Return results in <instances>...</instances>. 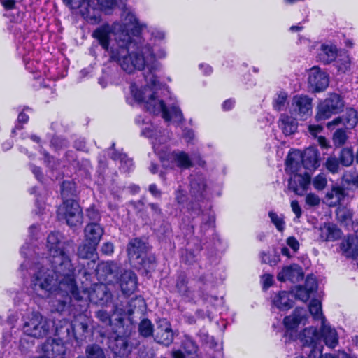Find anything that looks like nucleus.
Here are the masks:
<instances>
[{
  "label": "nucleus",
  "mask_w": 358,
  "mask_h": 358,
  "mask_svg": "<svg viewBox=\"0 0 358 358\" xmlns=\"http://www.w3.org/2000/svg\"><path fill=\"white\" fill-rule=\"evenodd\" d=\"M59 220H64L70 227L81 224L83 222L82 210L78 203L72 199H67L57 209Z\"/></svg>",
  "instance_id": "nucleus-5"
},
{
  "label": "nucleus",
  "mask_w": 358,
  "mask_h": 358,
  "mask_svg": "<svg viewBox=\"0 0 358 358\" xmlns=\"http://www.w3.org/2000/svg\"><path fill=\"white\" fill-rule=\"evenodd\" d=\"M350 66V59L347 54L340 55L338 60L336 62V66L338 71L345 73Z\"/></svg>",
  "instance_id": "nucleus-46"
},
{
  "label": "nucleus",
  "mask_w": 358,
  "mask_h": 358,
  "mask_svg": "<svg viewBox=\"0 0 358 358\" xmlns=\"http://www.w3.org/2000/svg\"><path fill=\"white\" fill-rule=\"evenodd\" d=\"M96 247V245H93L90 241L84 240V242L78 248V256L82 259H90L94 256Z\"/></svg>",
  "instance_id": "nucleus-40"
},
{
  "label": "nucleus",
  "mask_w": 358,
  "mask_h": 358,
  "mask_svg": "<svg viewBox=\"0 0 358 358\" xmlns=\"http://www.w3.org/2000/svg\"><path fill=\"white\" fill-rule=\"evenodd\" d=\"M29 117L24 112H21L17 117V123L15 126V127L12 130L13 134H15L17 130H20L22 129V124H25L28 122Z\"/></svg>",
  "instance_id": "nucleus-54"
},
{
  "label": "nucleus",
  "mask_w": 358,
  "mask_h": 358,
  "mask_svg": "<svg viewBox=\"0 0 358 358\" xmlns=\"http://www.w3.org/2000/svg\"><path fill=\"white\" fill-rule=\"evenodd\" d=\"M301 162L306 169L315 170L319 167V153L317 149L314 147L306 148L301 152Z\"/></svg>",
  "instance_id": "nucleus-21"
},
{
  "label": "nucleus",
  "mask_w": 358,
  "mask_h": 358,
  "mask_svg": "<svg viewBox=\"0 0 358 358\" xmlns=\"http://www.w3.org/2000/svg\"><path fill=\"white\" fill-rule=\"evenodd\" d=\"M176 289L185 300L190 301L196 299L194 291L187 286V282L185 278L180 277L178 279Z\"/></svg>",
  "instance_id": "nucleus-34"
},
{
  "label": "nucleus",
  "mask_w": 358,
  "mask_h": 358,
  "mask_svg": "<svg viewBox=\"0 0 358 358\" xmlns=\"http://www.w3.org/2000/svg\"><path fill=\"white\" fill-rule=\"evenodd\" d=\"M262 280L263 284V288L264 289H267L272 285L273 275L270 274H264L262 276Z\"/></svg>",
  "instance_id": "nucleus-61"
},
{
  "label": "nucleus",
  "mask_w": 358,
  "mask_h": 358,
  "mask_svg": "<svg viewBox=\"0 0 358 358\" xmlns=\"http://www.w3.org/2000/svg\"><path fill=\"white\" fill-rule=\"evenodd\" d=\"M21 5H17L13 6V8H10L5 9V13L3 15L9 19L10 22L19 23L20 22L24 17V10L25 7L22 6V9L20 8Z\"/></svg>",
  "instance_id": "nucleus-38"
},
{
  "label": "nucleus",
  "mask_w": 358,
  "mask_h": 358,
  "mask_svg": "<svg viewBox=\"0 0 358 358\" xmlns=\"http://www.w3.org/2000/svg\"><path fill=\"white\" fill-rule=\"evenodd\" d=\"M206 180L203 175L194 174L190 176V192L192 196L201 195L206 188Z\"/></svg>",
  "instance_id": "nucleus-30"
},
{
  "label": "nucleus",
  "mask_w": 358,
  "mask_h": 358,
  "mask_svg": "<svg viewBox=\"0 0 358 358\" xmlns=\"http://www.w3.org/2000/svg\"><path fill=\"white\" fill-rule=\"evenodd\" d=\"M287 94L285 92H279L273 101V106L275 110H283L286 107Z\"/></svg>",
  "instance_id": "nucleus-45"
},
{
  "label": "nucleus",
  "mask_w": 358,
  "mask_h": 358,
  "mask_svg": "<svg viewBox=\"0 0 358 358\" xmlns=\"http://www.w3.org/2000/svg\"><path fill=\"white\" fill-rule=\"evenodd\" d=\"M101 251L106 255H111L114 251L113 244L110 242H106L101 246Z\"/></svg>",
  "instance_id": "nucleus-63"
},
{
  "label": "nucleus",
  "mask_w": 358,
  "mask_h": 358,
  "mask_svg": "<svg viewBox=\"0 0 358 358\" xmlns=\"http://www.w3.org/2000/svg\"><path fill=\"white\" fill-rule=\"evenodd\" d=\"M343 108L344 102L341 96L335 93L331 94L319 103L316 119L318 121L329 119L333 115L341 112Z\"/></svg>",
  "instance_id": "nucleus-6"
},
{
  "label": "nucleus",
  "mask_w": 358,
  "mask_h": 358,
  "mask_svg": "<svg viewBox=\"0 0 358 358\" xmlns=\"http://www.w3.org/2000/svg\"><path fill=\"white\" fill-rule=\"evenodd\" d=\"M147 250L146 244L140 238L131 239L127 245V255L131 264L145 255Z\"/></svg>",
  "instance_id": "nucleus-19"
},
{
  "label": "nucleus",
  "mask_w": 358,
  "mask_h": 358,
  "mask_svg": "<svg viewBox=\"0 0 358 358\" xmlns=\"http://www.w3.org/2000/svg\"><path fill=\"white\" fill-rule=\"evenodd\" d=\"M308 83L310 88L315 92L325 90L329 83L328 74L317 66L309 70Z\"/></svg>",
  "instance_id": "nucleus-8"
},
{
  "label": "nucleus",
  "mask_w": 358,
  "mask_h": 358,
  "mask_svg": "<svg viewBox=\"0 0 358 358\" xmlns=\"http://www.w3.org/2000/svg\"><path fill=\"white\" fill-rule=\"evenodd\" d=\"M136 268L143 269L146 273L153 270L155 265V257L153 255H143L136 262L131 263Z\"/></svg>",
  "instance_id": "nucleus-37"
},
{
  "label": "nucleus",
  "mask_w": 358,
  "mask_h": 358,
  "mask_svg": "<svg viewBox=\"0 0 358 358\" xmlns=\"http://www.w3.org/2000/svg\"><path fill=\"white\" fill-rule=\"evenodd\" d=\"M127 343L124 338L117 337L114 343H111L110 348L115 355L117 356H124L127 352Z\"/></svg>",
  "instance_id": "nucleus-41"
},
{
  "label": "nucleus",
  "mask_w": 358,
  "mask_h": 358,
  "mask_svg": "<svg viewBox=\"0 0 358 358\" xmlns=\"http://www.w3.org/2000/svg\"><path fill=\"white\" fill-rule=\"evenodd\" d=\"M77 358H106V352L99 345L89 344L85 348V355Z\"/></svg>",
  "instance_id": "nucleus-36"
},
{
  "label": "nucleus",
  "mask_w": 358,
  "mask_h": 358,
  "mask_svg": "<svg viewBox=\"0 0 358 358\" xmlns=\"http://www.w3.org/2000/svg\"><path fill=\"white\" fill-rule=\"evenodd\" d=\"M111 158L115 161H120V169L124 172H129L134 168L132 159L128 158L127 155L124 153L113 151L111 154Z\"/></svg>",
  "instance_id": "nucleus-39"
},
{
  "label": "nucleus",
  "mask_w": 358,
  "mask_h": 358,
  "mask_svg": "<svg viewBox=\"0 0 358 358\" xmlns=\"http://www.w3.org/2000/svg\"><path fill=\"white\" fill-rule=\"evenodd\" d=\"M301 340L303 345L312 346L314 348L320 340V334L315 327L306 328L303 330Z\"/></svg>",
  "instance_id": "nucleus-35"
},
{
  "label": "nucleus",
  "mask_w": 358,
  "mask_h": 358,
  "mask_svg": "<svg viewBox=\"0 0 358 358\" xmlns=\"http://www.w3.org/2000/svg\"><path fill=\"white\" fill-rule=\"evenodd\" d=\"M80 8L82 16L90 23L96 24L100 21L99 11L90 6L89 1L83 0L80 4Z\"/></svg>",
  "instance_id": "nucleus-28"
},
{
  "label": "nucleus",
  "mask_w": 358,
  "mask_h": 358,
  "mask_svg": "<svg viewBox=\"0 0 358 358\" xmlns=\"http://www.w3.org/2000/svg\"><path fill=\"white\" fill-rule=\"evenodd\" d=\"M302 277L303 275L301 272V269L296 265L283 267L277 275L278 280L281 282H285L287 280L295 282L302 278Z\"/></svg>",
  "instance_id": "nucleus-24"
},
{
  "label": "nucleus",
  "mask_w": 358,
  "mask_h": 358,
  "mask_svg": "<svg viewBox=\"0 0 358 358\" xmlns=\"http://www.w3.org/2000/svg\"><path fill=\"white\" fill-rule=\"evenodd\" d=\"M310 185V176L308 173L294 174L289 180V188L298 195L302 196Z\"/></svg>",
  "instance_id": "nucleus-14"
},
{
  "label": "nucleus",
  "mask_w": 358,
  "mask_h": 358,
  "mask_svg": "<svg viewBox=\"0 0 358 358\" xmlns=\"http://www.w3.org/2000/svg\"><path fill=\"white\" fill-rule=\"evenodd\" d=\"M338 55L336 45L332 44H322L318 49L317 58L320 62L327 64L334 62Z\"/></svg>",
  "instance_id": "nucleus-22"
},
{
  "label": "nucleus",
  "mask_w": 358,
  "mask_h": 358,
  "mask_svg": "<svg viewBox=\"0 0 358 358\" xmlns=\"http://www.w3.org/2000/svg\"><path fill=\"white\" fill-rule=\"evenodd\" d=\"M22 0H0L4 9L13 8V6L21 5Z\"/></svg>",
  "instance_id": "nucleus-59"
},
{
  "label": "nucleus",
  "mask_w": 358,
  "mask_h": 358,
  "mask_svg": "<svg viewBox=\"0 0 358 358\" xmlns=\"http://www.w3.org/2000/svg\"><path fill=\"white\" fill-rule=\"evenodd\" d=\"M90 302L99 305L106 306L110 302L112 294L107 287L103 284L95 285L87 293Z\"/></svg>",
  "instance_id": "nucleus-11"
},
{
  "label": "nucleus",
  "mask_w": 358,
  "mask_h": 358,
  "mask_svg": "<svg viewBox=\"0 0 358 358\" xmlns=\"http://www.w3.org/2000/svg\"><path fill=\"white\" fill-rule=\"evenodd\" d=\"M66 243L62 241L59 233H51L47 238V248L49 252L48 262L51 270L38 264L34 266L31 287L36 295L46 298L52 294L64 291L66 295L52 301V308L60 313H67L76 319H82L81 306L75 302L82 300L83 296L75 281V268L66 251Z\"/></svg>",
  "instance_id": "nucleus-2"
},
{
  "label": "nucleus",
  "mask_w": 358,
  "mask_h": 358,
  "mask_svg": "<svg viewBox=\"0 0 358 358\" xmlns=\"http://www.w3.org/2000/svg\"><path fill=\"white\" fill-rule=\"evenodd\" d=\"M345 197V192L342 187L334 186L327 192L325 199L329 206H336L341 202Z\"/></svg>",
  "instance_id": "nucleus-32"
},
{
  "label": "nucleus",
  "mask_w": 358,
  "mask_h": 358,
  "mask_svg": "<svg viewBox=\"0 0 358 358\" xmlns=\"http://www.w3.org/2000/svg\"><path fill=\"white\" fill-rule=\"evenodd\" d=\"M87 216L92 221L91 222L97 223L101 219L99 211L94 207H90L87 210Z\"/></svg>",
  "instance_id": "nucleus-56"
},
{
  "label": "nucleus",
  "mask_w": 358,
  "mask_h": 358,
  "mask_svg": "<svg viewBox=\"0 0 358 358\" xmlns=\"http://www.w3.org/2000/svg\"><path fill=\"white\" fill-rule=\"evenodd\" d=\"M96 273L107 283L117 282L122 270L120 264L113 261L102 262L97 265Z\"/></svg>",
  "instance_id": "nucleus-7"
},
{
  "label": "nucleus",
  "mask_w": 358,
  "mask_h": 358,
  "mask_svg": "<svg viewBox=\"0 0 358 358\" xmlns=\"http://www.w3.org/2000/svg\"><path fill=\"white\" fill-rule=\"evenodd\" d=\"M306 203L310 206H318L320 203V199L315 194L310 193L306 195Z\"/></svg>",
  "instance_id": "nucleus-57"
},
{
  "label": "nucleus",
  "mask_w": 358,
  "mask_h": 358,
  "mask_svg": "<svg viewBox=\"0 0 358 358\" xmlns=\"http://www.w3.org/2000/svg\"><path fill=\"white\" fill-rule=\"evenodd\" d=\"M18 44L17 46V51L18 54L23 58L24 62L31 59V55H34V44L32 41V38L29 36L23 37L22 40L18 39Z\"/></svg>",
  "instance_id": "nucleus-26"
},
{
  "label": "nucleus",
  "mask_w": 358,
  "mask_h": 358,
  "mask_svg": "<svg viewBox=\"0 0 358 358\" xmlns=\"http://www.w3.org/2000/svg\"><path fill=\"white\" fill-rule=\"evenodd\" d=\"M303 287L310 294L315 292L317 289V282L315 278L312 275H308L306 279L305 285Z\"/></svg>",
  "instance_id": "nucleus-53"
},
{
  "label": "nucleus",
  "mask_w": 358,
  "mask_h": 358,
  "mask_svg": "<svg viewBox=\"0 0 358 358\" xmlns=\"http://www.w3.org/2000/svg\"><path fill=\"white\" fill-rule=\"evenodd\" d=\"M348 136L345 131L341 129H337L333 135V143L336 147L343 146L347 141Z\"/></svg>",
  "instance_id": "nucleus-48"
},
{
  "label": "nucleus",
  "mask_w": 358,
  "mask_h": 358,
  "mask_svg": "<svg viewBox=\"0 0 358 358\" xmlns=\"http://www.w3.org/2000/svg\"><path fill=\"white\" fill-rule=\"evenodd\" d=\"M88 325L84 321H80L78 324L76 320L69 322L66 320L59 321L56 324L55 332L57 336L62 337H75L76 332L80 330L82 333L87 330Z\"/></svg>",
  "instance_id": "nucleus-10"
},
{
  "label": "nucleus",
  "mask_w": 358,
  "mask_h": 358,
  "mask_svg": "<svg viewBox=\"0 0 358 358\" xmlns=\"http://www.w3.org/2000/svg\"><path fill=\"white\" fill-rule=\"evenodd\" d=\"M268 216L271 218L272 223L275 226L279 231H282L285 229V222L281 216L278 215L274 212H269Z\"/></svg>",
  "instance_id": "nucleus-49"
},
{
  "label": "nucleus",
  "mask_w": 358,
  "mask_h": 358,
  "mask_svg": "<svg viewBox=\"0 0 358 358\" xmlns=\"http://www.w3.org/2000/svg\"><path fill=\"white\" fill-rule=\"evenodd\" d=\"M339 159L343 166H350L354 159L352 150L350 148H343L341 152Z\"/></svg>",
  "instance_id": "nucleus-47"
},
{
  "label": "nucleus",
  "mask_w": 358,
  "mask_h": 358,
  "mask_svg": "<svg viewBox=\"0 0 358 358\" xmlns=\"http://www.w3.org/2000/svg\"><path fill=\"white\" fill-rule=\"evenodd\" d=\"M291 207L292 211L296 215V217L299 218L301 215V209L297 201H292L291 202Z\"/></svg>",
  "instance_id": "nucleus-64"
},
{
  "label": "nucleus",
  "mask_w": 358,
  "mask_h": 358,
  "mask_svg": "<svg viewBox=\"0 0 358 358\" xmlns=\"http://www.w3.org/2000/svg\"><path fill=\"white\" fill-rule=\"evenodd\" d=\"M45 358H64L66 347L61 340L48 339L42 346Z\"/></svg>",
  "instance_id": "nucleus-13"
},
{
  "label": "nucleus",
  "mask_w": 358,
  "mask_h": 358,
  "mask_svg": "<svg viewBox=\"0 0 358 358\" xmlns=\"http://www.w3.org/2000/svg\"><path fill=\"white\" fill-rule=\"evenodd\" d=\"M117 282H119L121 290L124 294L130 295L137 289V276L131 270H124L123 273L121 272Z\"/></svg>",
  "instance_id": "nucleus-15"
},
{
  "label": "nucleus",
  "mask_w": 358,
  "mask_h": 358,
  "mask_svg": "<svg viewBox=\"0 0 358 358\" xmlns=\"http://www.w3.org/2000/svg\"><path fill=\"white\" fill-rule=\"evenodd\" d=\"M155 340L164 345H170L173 340L171 324L166 319L159 320L154 332Z\"/></svg>",
  "instance_id": "nucleus-12"
},
{
  "label": "nucleus",
  "mask_w": 358,
  "mask_h": 358,
  "mask_svg": "<svg viewBox=\"0 0 358 358\" xmlns=\"http://www.w3.org/2000/svg\"><path fill=\"white\" fill-rule=\"evenodd\" d=\"M145 27L133 11L126 8L119 22L99 27L94 31L92 36L125 72L131 73L147 69L144 74V85L136 82L131 84V94L136 101L143 103L150 113H161L166 122L171 120L181 122L182 113L178 106L173 103L168 108L159 96L162 86L157 73L161 65L157 59L166 57V52L163 48L151 46L138 36Z\"/></svg>",
  "instance_id": "nucleus-1"
},
{
  "label": "nucleus",
  "mask_w": 358,
  "mask_h": 358,
  "mask_svg": "<svg viewBox=\"0 0 358 358\" xmlns=\"http://www.w3.org/2000/svg\"><path fill=\"white\" fill-rule=\"evenodd\" d=\"M327 180L326 176L320 173L315 176L313 180V185L315 189L322 190L327 186Z\"/></svg>",
  "instance_id": "nucleus-50"
},
{
  "label": "nucleus",
  "mask_w": 358,
  "mask_h": 358,
  "mask_svg": "<svg viewBox=\"0 0 358 358\" xmlns=\"http://www.w3.org/2000/svg\"><path fill=\"white\" fill-rule=\"evenodd\" d=\"M301 165V152L299 150L289 152L286 160V172L291 176L299 174Z\"/></svg>",
  "instance_id": "nucleus-23"
},
{
  "label": "nucleus",
  "mask_w": 358,
  "mask_h": 358,
  "mask_svg": "<svg viewBox=\"0 0 358 358\" xmlns=\"http://www.w3.org/2000/svg\"><path fill=\"white\" fill-rule=\"evenodd\" d=\"M358 123L357 112L353 108H348L342 117H336L327 124L328 129L343 124L347 129L354 128Z\"/></svg>",
  "instance_id": "nucleus-17"
},
{
  "label": "nucleus",
  "mask_w": 358,
  "mask_h": 358,
  "mask_svg": "<svg viewBox=\"0 0 358 358\" xmlns=\"http://www.w3.org/2000/svg\"><path fill=\"white\" fill-rule=\"evenodd\" d=\"M182 347L187 356L193 357L196 355L198 346L191 338L185 336L182 341Z\"/></svg>",
  "instance_id": "nucleus-43"
},
{
  "label": "nucleus",
  "mask_w": 358,
  "mask_h": 358,
  "mask_svg": "<svg viewBox=\"0 0 358 358\" xmlns=\"http://www.w3.org/2000/svg\"><path fill=\"white\" fill-rule=\"evenodd\" d=\"M96 317L102 322V323L106 326H109L111 324V319L109 314L103 310H100L96 313Z\"/></svg>",
  "instance_id": "nucleus-55"
},
{
  "label": "nucleus",
  "mask_w": 358,
  "mask_h": 358,
  "mask_svg": "<svg viewBox=\"0 0 358 358\" xmlns=\"http://www.w3.org/2000/svg\"><path fill=\"white\" fill-rule=\"evenodd\" d=\"M138 331L140 334L144 337L152 336L155 332L152 324L148 319H144L140 322Z\"/></svg>",
  "instance_id": "nucleus-44"
},
{
  "label": "nucleus",
  "mask_w": 358,
  "mask_h": 358,
  "mask_svg": "<svg viewBox=\"0 0 358 358\" xmlns=\"http://www.w3.org/2000/svg\"><path fill=\"white\" fill-rule=\"evenodd\" d=\"M273 307L282 311L290 309L293 306L292 295L286 292L282 291L276 294L272 300Z\"/></svg>",
  "instance_id": "nucleus-25"
},
{
  "label": "nucleus",
  "mask_w": 358,
  "mask_h": 358,
  "mask_svg": "<svg viewBox=\"0 0 358 358\" xmlns=\"http://www.w3.org/2000/svg\"><path fill=\"white\" fill-rule=\"evenodd\" d=\"M176 200L179 204L185 203L187 200V195L185 191L180 188L176 192Z\"/></svg>",
  "instance_id": "nucleus-58"
},
{
  "label": "nucleus",
  "mask_w": 358,
  "mask_h": 358,
  "mask_svg": "<svg viewBox=\"0 0 358 358\" xmlns=\"http://www.w3.org/2000/svg\"><path fill=\"white\" fill-rule=\"evenodd\" d=\"M141 134L152 139L155 154L159 157L163 167L166 169L179 168L187 169L192 166V162L187 153L178 150H171L167 142L170 136L153 126L144 128Z\"/></svg>",
  "instance_id": "nucleus-3"
},
{
  "label": "nucleus",
  "mask_w": 358,
  "mask_h": 358,
  "mask_svg": "<svg viewBox=\"0 0 358 358\" xmlns=\"http://www.w3.org/2000/svg\"><path fill=\"white\" fill-rule=\"evenodd\" d=\"M294 292L296 298L302 301H308L310 296L309 292L303 286L296 287Z\"/></svg>",
  "instance_id": "nucleus-51"
},
{
  "label": "nucleus",
  "mask_w": 358,
  "mask_h": 358,
  "mask_svg": "<svg viewBox=\"0 0 358 358\" xmlns=\"http://www.w3.org/2000/svg\"><path fill=\"white\" fill-rule=\"evenodd\" d=\"M96 1L101 9L112 8L116 3V0H96Z\"/></svg>",
  "instance_id": "nucleus-60"
},
{
  "label": "nucleus",
  "mask_w": 358,
  "mask_h": 358,
  "mask_svg": "<svg viewBox=\"0 0 358 358\" xmlns=\"http://www.w3.org/2000/svg\"><path fill=\"white\" fill-rule=\"evenodd\" d=\"M325 166L331 173H337L339 169V162L336 157H329L325 162Z\"/></svg>",
  "instance_id": "nucleus-52"
},
{
  "label": "nucleus",
  "mask_w": 358,
  "mask_h": 358,
  "mask_svg": "<svg viewBox=\"0 0 358 358\" xmlns=\"http://www.w3.org/2000/svg\"><path fill=\"white\" fill-rule=\"evenodd\" d=\"M278 125L285 135H291L296 131L298 123L294 117L282 114L278 121Z\"/></svg>",
  "instance_id": "nucleus-29"
},
{
  "label": "nucleus",
  "mask_w": 358,
  "mask_h": 358,
  "mask_svg": "<svg viewBox=\"0 0 358 358\" xmlns=\"http://www.w3.org/2000/svg\"><path fill=\"white\" fill-rule=\"evenodd\" d=\"M22 329L25 334L41 338L46 336L50 331L52 322L44 317L38 312H31L23 317Z\"/></svg>",
  "instance_id": "nucleus-4"
},
{
  "label": "nucleus",
  "mask_w": 358,
  "mask_h": 358,
  "mask_svg": "<svg viewBox=\"0 0 358 358\" xmlns=\"http://www.w3.org/2000/svg\"><path fill=\"white\" fill-rule=\"evenodd\" d=\"M309 312L312 315L314 320H321V322H324V317L322 312V303L318 299H313L309 305Z\"/></svg>",
  "instance_id": "nucleus-42"
},
{
  "label": "nucleus",
  "mask_w": 358,
  "mask_h": 358,
  "mask_svg": "<svg viewBox=\"0 0 358 358\" xmlns=\"http://www.w3.org/2000/svg\"><path fill=\"white\" fill-rule=\"evenodd\" d=\"M103 233L104 229L99 224L90 222L84 229L85 240L98 245Z\"/></svg>",
  "instance_id": "nucleus-20"
},
{
  "label": "nucleus",
  "mask_w": 358,
  "mask_h": 358,
  "mask_svg": "<svg viewBox=\"0 0 358 358\" xmlns=\"http://www.w3.org/2000/svg\"><path fill=\"white\" fill-rule=\"evenodd\" d=\"M143 303L144 301L141 296H135L128 302L129 308L127 310L115 308L114 310V313H117L120 315L117 320L121 322L123 315H132L134 313V309L137 307H141L143 305Z\"/></svg>",
  "instance_id": "nucleus-33"
},
{
  "label": "nucleus",
  "mask_w": 358,
  "mask_h": 358,
  "mask_svg": "<svg viewBox=\"0 0 358 358\" xmlns=\"http://www.w3.org/2000/svg\"><path fill=\"white\" fill-rule=\"evenodd\" d=\"M315 233L322 241H335L339 239L342 236V232L333 223H324L318 228Z\"/></svg>",
  "instance_id": "nucleus-18"
},
{
  "label": "nucleus",
  "mask_w": 358,
  "mask_h": 358,
  "mask_svg": "<svg viewBox=\"0 0 358 358\" xmlns=\"http://www.w3.org/2000/svg\"><path fill=\"white\" fill-rule=\"evenodd\" d=\"M287 244L290 247L294 252H297L299 248V243L296 238L290 236L287 239Z\"/></svg>",
  "instance_id": "nucleus-62"
},
{
  "label": "nucleus",
  "mask_w": 358,
  "mask_h": 358,
  "mask_svg": "<svg viewBox=\"0 0 358 358\" xmlns=\"http://www.w3.org/2000/svg\"><path fill=\"white\" fill-rule=\"evenodd\" d=\"M321 334L324 338L325 344L329 348H334L338 344V335L336 331L331 327L322 323Z\"/></svg>",
  "instance_id": "nucleus-31"
},
{
  "label": "nucleus",
  "mask_w": 358,
  "mask_h": 358,
  "mask_svg": "<svg viewBox=\"0 0 358 358\" xmlns=\"http://www.w3.org/2000/svg\"><path fill=\"white\" fill-rule=\"evenodd\" d=\"M358 232V230L357 231ZM341 249L347 257L358 259V236H349L341 243Z\"/></svg>",
  "instance_id": "nucleus-27"
},
{
  "label": "nucleus",
  "mask_w": 358,
  "mask_h": 358,
  "mask_svg": "<svg viewBox=\"0 0 358 358\" xmlns=\"http://www.w3.org/2000/svg\"><path fill=\"white\" fill-rule=\"evenodd\" d=\"M308 317L305 308H296L290 315L284 318L283 323L287 330H294L299 325L306 324Z\"/></svg>",
  "instance_id": "nucleus-16"
},
{
  "label": "nucleus",
  "mask_w": 358,
  "mask_h": 358,
  "mask_svg": "<svg viewBox=\"0 0 358 358\" xmlns=\"http://www.w3.org/2000/svg\"><path fill=\"white\" fill-rule=\"evenodd\" d=\"M290 113L292 115L306 120L312 114V99L308 96H295L292 100Z\"/></svg>",
  "instance_id": "nucleus-9"
}]
</instances>
